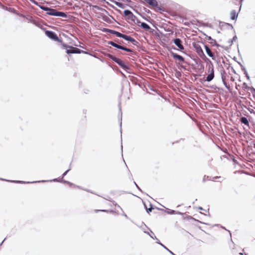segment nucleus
<instances>
[{
  "mask_svg": "<svg viewBox=\"0 0 255 255\" xmlns=\"http://www.w3.org/2000/svg\"><path fill=\"white\" fill-rule=\"evenodd\" d=\"M108 56L112 60H113L114 62L117 63L118 64H119L121 67L124 69H127L128 66L125 64V62L122 61L121 59L117 58L116 57L111 55V54H108Z\"/></svg>",
  "mask_w": 255,
  "mask_h": 255,
  "instance_id": "7ed1b4c3",
  "label": "nucleus"
},
{
  "mask_svg": "<svg viewBox=\"0 0 255 255\" xmlns=\"http://www.w3.org/2000/svg\"><path fill=\"white\" fill-rule=\"evenodd\" d=\"M174 43L180 49L183 50L184 46L182 44V41L179 38H176L173 40Z\"/></svg>",
  "mask_w": 255,
  "mask_h": 255,
  "instance_id": "9b49d317",
  "label": "nucleus"
},
{
  "mask_svg": "<svg viewBox=\"0 0 255 255\" xmlns=\"http://www.w3.org/2000/svg\"><path fill=\"white\" fill-rule=\"evenodd\" d=\"M67 172H68V170H67V171H65V173L63 174V175H64H64H66V173H67Z\"/></svg>",
  "mask_w": 255,
  "mask_h": 255,
  "instance_id": "b1692460",
  "label": "nucleus"
},
{
  "mask_svg": "<svg viewBox=\"0 0 255 255\" xmlns=\"http://www.w3.org/2000/svg\"><path fill=\"white\" fill-rule=\"evenodd\" d=\"M243 0H241V1H242Z\"/></svg>",
  "mask_w": 255,
  "mask_h": 255,
  "instance_id": "bb28decb",
  "label": "nucleus"
},
{
  "mask_svg": "<svg viewBox=\"0 0 255 255\" xmlns=\"http://www.w3.org/2000/svg\"><path fill=\"white\" fill-rule=\"evenodd\" d=\"M226 74L225 72H224L223 73H222V79L224 85H225L226 87H227V84L226 79Z\"/></svg>",
  "mask_w": 255,
  "mask_h": 255,
  "instance_id": "dca6fc26",
  "label": "nucleus"
},
{
  "mask_svg": "<svg viewBox=\"0 0 255 255\" xmlns=\"http://www.w3.org/2000/svg\"><path fill=\"white\" fill-rule=\"evenodd\" d=\"M194 47L197 53H198V55L202 58L203 57L205 56L203 51L202 49V47L199 44H194Z\"/></svg>",
  "mask_w": 255,
  "mask_h": 255,
  "instance_id": "423d86ee",
  "label": "nucleus"
},
{
  "mask_svg": "<svg viewBox=\"0 0 255 255\" xmlns=\"http://www.w3.org/2000/svg\"><path fill=\"white\" fill-rule=\"evenodd\" d=\"M124 14L125 16H128V18L133 21L134 22L137 19L136 16L129 10H125L124 11Z\"/></svg>",
  "mask_w": 255,
  "mask_h": 255,
  "instance_id": "6e6552de",
  "label": "nucleus"
},
{
  "mask_svg": "<svg viewBox=\"0 0 255 255\" xmlns=\"http://www.w3.org/2000/svg\"><path fill=\"white\" fill-rule=\"evenodd\" d=\"M240 121L242 123L246 125L249 126V121L246 117H242Z\"/></svg>",
  "mask_w": 255,
  "mask_h": 255,
  "instance_id": "f3484780",
  "label": "nucleus"
},
{
  "mask_svg": "<svg viewBox=\"0 0 255 255\" xmlns=\"http://www.w3.org/2000/svg\"><path fill=\"white\" fill-rule=\"evenodd\" d=\"M239 255H248V254L244 253V254L243 253H240L239 254Z\"/></svg>",
  "mask_w": 255,
  "mask_h": 255,
  "instance_id": "4be33fe9",
  "label": "nucleus"
},
{
  "mask_svg": "<svg viewBox=\"0 0 255 255\" xmlns=\"http://www.w3.org/2000/svg\"><path fill=\"white\" fill-rule=\"evenodd\" d=\"M205 48L208 55L211 57L213 60H214L215 57L214 54L212 52L211 50L209 48V47L207 45H205Z\"/></svg>",
  "mask_w": 255,
  "mask_h": 255,
  "instance_id": "ddd939ff",
  "label": "nucleus"
},
{
  "mask_svg": "<svg viewBox=\"0 0 255 255\" xmlns=\"http://www.w3.org/2000/svg\"><path fill=\"white\" fill-rule=\"evenodd\" d=\"M46 35L50 38L59 42H62V40H60L56 33L53 31H46L45 32Z\"/></svg>",
  "mask_w": 255,
  "mask_h": 255,
  "instance_id": "20e7f679",
  "label": "nucleus"
},
{
  "mask_svg": "<svg viewBox=\"0 0 255 255\" xmlns=\"http://www.w3.org/2000/svg\"><path fill=\"white\" fill-rule=\"evenodd\" d=\"M134 23L146 30H148L150 29V26L147 24L141 22L137 18L135 21Z\"/></svg>",
  "mask_w": 255,
  "mask_h": 255,
  "instance_id": "0eeeda50",
  "label": "nucleus"
},
{
  "mask_svg": "<svg viewBox=\"0 0 255 255\" xmlns=\"http://www.w3.org/2000/svg\"><path fill=\"white\" fill-rule=\"evenodd\" d=\"M160 245H161V246H162V247H163L165 249H167V250H168L169 251V252L173 255H175L174 254H173L172 252H171L170 251H169L167 248H166L163 244H162L161 243H160Z\"/></svg>",
  "mask_w": 255,
  "mask_h": 255,
  "instance_id": "aec40b11",
  "label": "nucleus"
},
{
  "mask_svg": "<svg viewBox=\"0 0 255 255\" xmlns=\"http://www.w3.org/2000/svg\"><path fill=\"white\" fill-rule=\"evenodd\" d=\"M82 50L77 48L74 47L73 46H71L70 47V49H67L66 51V53L67 54H73V53H81Z\"/></svg>",
  "mask_w": 255,
  "mask_h": 255,
  "instance_id": "9d476101",
  "label": "nucleus"
},
{
  "mask_svg": "<svg viewBox=\"0 0 255 255\" xmlns=\"http://www.w3.org/2000/svg\"><path fill=\"white\" fill-rule=\"evenodd\" d=\"M107 31L110 32V33H111L112 34L116 35L118 37L123 38L126 40L130 41L131 42H132L133 43H134V42H136V40L132 37H131L129 36H128V35H125L124 34H122L118 31H115L114 30H111V29H108L107 30Z\"/></svg>",
  "mask_w": 255,
  "mask_h": 255,
  "instance_id": "f03ea898",
  "label": "nucleus"
},
{
  "mask_svg": "<svg viewBox=\"0 0 255 255\" xmlns=\"http://www.w3.org/2000/svg\"><path fill=\"white\" fill-rule=\"evenodd\" d=\"M62 45L66 49L70 48V47L71 46H69V45H67L66 44H65V43H63Z\"/></svg>",
  "mask_w": 255,
  "mask_h": 255,
  "instance_id": "6ab92c4d",
  "label": "nucleus"
},
{
  "mask_svg": "<svg viewBox=\"0 0 255 255\" xmlns=\"http://www.w3.org/2000/svg\"><path fill=\"white\" fill-rule=\"evenodd\" d=\"M152 209H153V208H152V207H150V208H148V209H146L147 212L148 213H149L150 212H151V210H152Z\"/></svg>",
  "mask_w": 255,
  "mask_h": 255,
  "instance_id": "412c9836",
  "label": "nucleus"
},
{
  "mask_svg": "<svg viewBox=\"0 0 255 255\" xmlns=\"http://www.w3.org/2000/svg\"><path fill=\"white\" fill-rule=\"evenodd\" d=\"M171 55L174 59H177L180 62L182 63L184 62V58L182 56L174 52H171Z\"/></svg>",
  "mask_w": 255,
  "mask_h": 255,
  "instance_id": "f8f14e48",
  "label": "nucleus"
},
{
  "mask_svg": "<svg viewBox=\"0 0 255 255\" xmlns=\"http://www.w3.org/2000/svg\"><path fill=\"white\" fill-rule=\"evenodd\" d=\"M117 42L119 43H121V42H120L119 41H117Z\"/></svg>",
  "mask_w": 255,
  "mask_h": 255,
  "instance_id": "393cba45",
  "label": "nucleus"
},
{
  "mask_svg": "<svg viewBox=\"0 0 255 255\" xmlns=\"http://www.w3.org/2000/svg\"><path fill=\"white\" fill-rule=\"evenodd\" d=\"M31 1L33 3H34V4H37V3H37V2H36V1H35L34 0H31Z\"/></svg>",
  "mask_w": 255,
  "mask_h": 255,
  "instance_id": "5701e85b",
  "label": "nucleus"
},
{
  "mask_svg": "<svg viewBox=\"0 0 255 255\" xmlns=\"http://www.w3.org/2000/svg\"><path fill=\"white\" fill-rule=\"evenodd\" d=\"M99 211H102V212H109V211L108 210H95V212L96 213H97Z\"/></svg>",
  "mask_w": 255,
  "mask_h": 255,
  "instance_id": "a211bd4d",
  "label": "nucleus"
},
{
  "mask_svg": "<svg viewBox=\"0 0 255 255\" xmlns=\"http://www.w3.org/2000/svg\"><path fill=\"white\" fill-rule=\"evenodd\" d=\"M209 72H210V74L207 76L206 80L208 82L212 81L214 77V71L213 66H212L209 68Z\"/></svg>",
  "mask_w": 255,
  "mask_h": 255,
  "instance_id": "1a4fd4ad",
  "label": "nucleus"
},
{
  "mask_svg": "<svg viewBox=\"0 0 255 255\" xmlns=\"http://www.w3.org/2000/svg\"><path fill=\"white\" fill-rule=\"evenodd\" d=\"M231 18L232 20H235L238 17V14L235 10H232L230 13Z\"/></svg>",
  "mask_w": 255,
  "mask_h": 255,
  "instance_id": "2eb2a0df",
  "label": "nucleus"
},
{
  "mask_svg": "<svg viewBox=\"0 0 255 255\" xmlns=\"http://www.w3.org/2000/svg\"><path fill=\"white\" fill-rule=\"evenodd\" d=\"M41 8L44 10L47 11V13L50 15L60 16L62 17L66 16V14L64 12L58 11L55 9L49 8L44 6H41Z\"/></svg>",
  "mask_w": 255,
  "mask_h": 255,
  "instance_id": "f257e3e1",
  "label": "nucleus"
},
{
  "mask_svg": "<svg viewBox=\"0 0 255 255\" xmlns=\"http://www.w3.org/2000/svg\"><path fill=\"white\" fill-rule=\"evenodd\" d=\"M254 148H255V144H254Z\"/></svg>",
  "mask_w": 255,
  "mask_h": 255,
  "instance_id": "a878e982",
  "label": "nucleus"
},
{
  "mask_svg": "<svg viewBox=\"0 0 255 255\" xmlns=\"http://www.w3.org/2000/svg\"><path fill=\"white\" fill-rule=\"evenodd\" d=\"M149 5H151L153 7H156L157 6V1L156 0H144Z\"/></svg>",
  "mask_w": 255,
  "mask_h": 255,
  "instance_id": "4468645a",
  "label": "nucleus"
},
{
  "mask_svg": "<svg viewBox=\"0 0 255 255\" xmlns=\"http://www.w3.org/2000/svg\"><path fill=\"white\" fill-rule=\"evenodd\" d=\"M109 44L116 48L123 50L127 52H131L132 51L130 49L128 48H127L126 47H124L123 46H121L117 43H116L115 42H114L113 41H109Z\"/></svg>",
  "mask_w": 255,
  "mask_h": 255,
  "instance_id": "39448f33",
  "label": "nucleus"
}]
</instances>
